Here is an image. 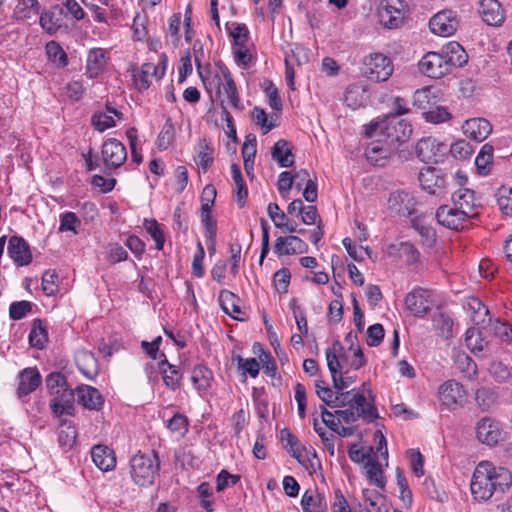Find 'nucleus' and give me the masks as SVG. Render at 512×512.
<instances>
[{"label": "nucleus", "instance_id": "nucleus-24", "mask_svg": "<svg viewBox=\"0 0 512 512\" xmlns=\"http://www.w3.org/2000/svg\"><path fill=\"white\" fill-rule=\"evenodd\" d=\"M8 254L19 266H26L32 261V254L28 243L19 236H12L8 242Z\"/></svg>", "mask_w": 512, "mask_h": 512}, {"label": "nucleus", "instance_id": "nucleus-35", "mask_svg": "<svg viewBox=\"0 0 512 512\" xmlns=\"http://www.w3.org/2000/svg\"><path fill=\"white\" fill-rule=\"evenodd\" d=\"M212 380L213 373L208 367L197 365L192 370L191 381L198 391H205L210 388Z\"/></svg>", "mask_w": 512, "mask_h": 512}, {"label": "nucleus", "instance_id": "nucleus-29", "mask_svg": "<svg viewBox=\"0 0 512 512\" xmlns=\"http://www.w3.org/2000/svg\"><path fill=\"white\" fill-rule=\"evenodd\" d=\"M41 383V376L37 369L26 368L19 374L17 394L19 397L26 396L37 389Z\"/></svg>", "mask_w": 512, "mask_h": 512}, {"label": "nucleus", "instance_id": "nucleus-44", "mask_svg": "<svg viewBox=\"0 0 512 512\" xmlns=\"http://www.w3.org/2000/svg\"><path fill=\"white\" fill-rule=\"evenodd\" d=\"M226 29L229 36L233 39V46L244 45L249 40V30L243 23H226Z\"/></svg>", "mask_w": 512, "mask_h": 512}, {"label": "nucleus", "instance_id": "nucleus-13", "mask_svg": "<svg viewBox=\"0 0 512 512\" xmlns=\"http://www.w3.org/2000/svg\"><path fill=\"white\" fill-rule=\"evenodd\" d=\"M423 190L431 195H441L446 192L447 181L441 170L433 167L422 169L418 176Z\"/></svg>", "mask_w": 512, "mask_h": 512}, {"label": "nucleus", "instance_id": "nucleus-30", "mask_svg": "<svg viewBox=\"0 0 512 512\" xmlns=\"http://www.w3.org/2000/svg\"><path fill=\"white\" fill-rule=\"evenodd\" d=\"M159 371L163 376L164 385L171 390H177L180 387L181 374L175 365L168 362L166 355L160 353Z\"/></svg>", "mask_w": 512, "mask_h": 512}, {"label": "nucleus", "instance_id": "nucleus-36", "mask_svg": "<svg viewBox=\"0 0 512 512\" xmlns=\"http://www.w3.org/2000/svg\"><path fill=\"white\" fill-rule=\"evenodd\" d=\"M29 343L32 347L43 349L48 342V333L41 319H34L29 333Z\"/></svg>", "mask_w": 512, "mask_h": 512}, {"label": "nucleus", "instance_id": "nucleus-19", "mask_svg": "<svg viewBox=\"0 0 512 512\" xmlns=\"http://www.w3.org/2000/svg\"><path fill=\"white\" fill-rule=\"evenodd\" d=\"M416 200L406 191H394L388 198V209L400 216H410L415 211Z\"/></svg>", "mask_w": 512, "mask_h": 512}, {"label": "nucleus", "instance_id": "nucleus-21", "mask_svg": "<svg viewBox=\"0 0 512 512\" xmlns=\"http://www.w3.org/2000/svg\"><path fill=\"white\" fill-rule=\"evenodd\" d=\"M478 11L489 26L499 27L505 21V12L498 0H480Z\"/></svg>", "mask_w": 512, "mask_h": 512}, {"label": "nucleus", "instance_id": "nucleus-10", "mask_svg": "<svg viewBox=\"0 0 512 512\" xmlns=\"http://www.w3.org/2000/svg\"><path fill=\"white\" fill-rule=\"evenodd\" d=\"M419 70L427 77L439 79L452 71L441 52H428L419 62Z\"/></svg>", "mask_w": 512, "mask_h": 512}, {"label": "nucleus", "instance_id": "nucleus-16", "mask_svg": "<svg viewBox=\"0 0 512 512\" xmlns=\"http://www.w3.org/2000/svg\"><path fill=\"white\" fill-rule=\"evenodd\" d=\"M459 25L457 15L451 10H443L435 14L429 21V27L433 34L449 37L455 33Z\"/></svg>", "mask_w": 512, "mask_h": 512}, {"label": "nucleus", "instance_id": "nucleus-54", "mask_svg": "<svg viewBox=\"0 0 512 512\" xmlns=\"http://www.w3.org/2000/svg\"><path fill=\"white\" fill-rule=\"evenodd\" d=\"M81 225V220L74 212H65L60 216V232H73V234H78V228Z\"/></svg>", "mask_w": 512, "mask_h": 512}, {"label": "nucleus", "instance_id": "nucleus-63", "mask_svg": "<svg viewBox=\"0 0 512 512\" xmlns=\"http://www.w3.org/2000/svg\"><path fill=\"white\" fill-rule=\"evenodd\" d=\"M205 257V250L200 241L197 243V251L193 257L192 261V274L197 277L201 278L204 275V268H203V260Z\"/></svg>", "mask_w": 512, "mask_h": 512}, {"label": "nucleus", "instance_id": "nucleus-8", "mask_svg": "<svg viewBox=\"0 0 512 512\" xmlns=\"http://www.w3.org/2000/svg\"><path fill=\"white\" fill-rule=\"evenodd\" d=\"M380 23L389 29L398 28L405 18V4L403 0H382L378 8Z\"/></svg>", "mask_w": 512, "mask_h": 512}, {"label": "nucleus", "instance_id": "nucleus-59", "mask_svg": "<svg viewBox=\"0 0 512 512\" xmlns=\"http://www.w3.org/2000/svg\"><path fill=\"white\" fill-rule=\"evenodd\" d=\"M433 325L435 329L440 331L442 336L449 337L451 335L453 321L448 315L442 312L435 314L433 317Z\"/></svg>", "mask_w": 512, "mask_h": 512}, {"label": "nucleus", "instance_id": "nucleus-38", "mask_svg": "<svg viewBox=\"0 0 512 512\" xmlns=\"http://www.w3.org/2000/svg\"><path fill=\"white\" fill-rule=\"evenodd\" d=\"M364 470L366 477L370 481V483L376 485L380 489H384L385 487V479L383 476V470L381 468V465L376 460L375 457L372 459H369L364 464Z\"/></svg>", "mask_w": 512, "mask_h": 512}, {"label": "nucleus", "instance_id": "nucleus-17", "mask_svg": "<svg viewBox=\"0 0 512 512\" xmlns=\"http://www.w3.org/2000/svg\"><path fill=\"white\" fill-rule=\"evenodd\" d=\"M477 439L488 446H495L503 440L500 423L490 417L480 419L476 425Z\"/></svg>", "mask_w": 512, "mask_h": 512}, {"label": "nucleus", "instance_id": "nucleus-55", "mask_svg": "<svg viewBox=\"0 0 512 512\" xmlns=\"http://www.w3.org/2000/svg\"><path fill=\"white\" fill-rule=\"evenodd\" d=\"M39 16V23L41 27L49 34H54L60 28V20L55 18L54 12L52 11H41Z\"/></svg>", "mask_w": 512, "mask_h": 512}, {"label": "nucleus", "instance_id": "nucleus-3", "mask_svg": "<svg viewBox=\"0 0 512 512\" xmlns=\"http://www.w3.org/2000/svg\"><path fill=\"white\" fill-rule=\"evenodd\" d=\"M46 386L53 398L50 401L52 411L57 416L72 415L74 403V391L68 386L66 377L58 372L46 377Z\"/></svg>", "mask_w": 512, "mask_h": 512}, {"label": "nucleus", "instance_id": "nucleus-15", "mask_svg": "<svg viewBox=\"0 0 512 512\" xmlns=\"http://www.w3.org/2000/svg\"><path fill=\"white\" fill-rule=\"evenodd\" d=\"M465 213L460 211L453 203L452 206L442 205L436 211V219L439 224L449 229L460 230L467 227L470 220Z\"/></svg>", "mask_w": 512, "mask_h": 512}, {"label": "nucleus", "instance_id": "nucleus-1", "mask_svg": "<svg viewBox=\"0 0 512 512\" xmlns=\"http://www.w3.org/2000/svg\"><path fill=\"white\" fill-rule=\"evenodd\" d=\"M511 484L512 475L508 469L495 466L490 461H481L474 469L470 490L476 501L485 502L494 493H504Z\"/></svg>", "mask_w": 512, "mask_h": 512}, {"label": "nucleus", "instance_id": "nucleus-31", "mask_svg": "<svg viewBox=\"0 0 512 512\" xmlns=\"http://www.w3.org/2000/svg\"><path fill=\"white\" fill-rule=\"evenodd\" d=\"M440 52L452 69L455 67H462L468 61L466 51L458 42L455 41L449 42L443 46Z\"/></svg>", "mask_w": 512, "mask_h": 512}, {"label": "nucleus", "instance_id": "nucleus-18", "mask_svg": "<svg viewBox=\"0 0 512 512\" xmlns=\"http://www.w3.org/2000/svg\"><path fill=\"white\" fill-rule=\"evenodd\" d=\"M452 203L466 212V216L470 219L478 216L477 209L480 207V200L476 197L475 192L469 188H459L452 194Z\"/></svg>", "mask_w": 512, "mask_h": 512}, {"label": "nucleus", "instance_id": "nucleus-61", "mask_svg": "<svg viewBox=\"0 0 512 512\" xmlns=\"http://www.w3.org/2000/svg\"><path fill=\"white\" fill-rule=\"evenodd\" d=\"M373 448L369 447L367 451H364L362 447H359L357 444H352L348 449V455L349 458L354 463H362L365 461V463L372 459L374 456L372 455Z\"/></svg>", "mask_w": 512, "mask_h": 512}, {"label": "nucleus", "instance_id": "nucleus-50", "mask_svg": "<svg viewBox=\"0 0 512 512\" xmlns=\"http://www.w3.org/2000/svg\"><path fill=\"white\" fill-rule=\"evenodd\" d=\"M448 152L453 158L458 160H465L473 153V147L466 140L460 139L448 145Z\"/></svg>", "mask_w": 512, "mask_h": 512}, {"label": "nucleus", "instance_id": "nucleus-5", "mask_svg": "<svg viewBox=\"0 0 512 512\" xmlns=\"http://www.w3.org/2000/svg\"><path fill=\"white\" fill-rule=\"evenodd\" d=\"M412 130H364L366 145L398 150L411 137Z\"/></svg>", "mask_w": 512, "mask_h": 512}, {"label": "nucleus", "instance_id": "nucleus-39", "mask_svg": "<svg viewBox=\"0 0 512 512\" xmlns=\"http://www.w3.org/2000/svg\"><path fill=\"white\" fill-rule=\"evenodd\" d=\"M272 157L281 167H290L294 162V157L285 140H279L274 144Z\"/></svg>", "mask_w": 512, "mask_h": 512}, {"label": "nucleus", "instance_id": "nucleus-40", "mask_svg": "<svg viewBox=\"0 0 512 512\" xmlns=\"http://www.w3.org/2000/svg\"><path fill=\"white\" fill-rule=\"evenodd\" d=\"M394 151L392 148H378L376 146L366 145L365 148V156L366 159L372 164L376 166H384L386 161L390 158Z\"/></svg>", "mask_w": 512, "mask_h": 512}, {"label": "nucleus", "instance_id": "nucleus-51", "mask_svg": "<svg viewBox=\"0 0 512 512\" xmlns=\"http://www.w3.org/2000/svg\"><path fill=\"white\" fill-rule=\"evenodd\" d=\"M497 203L503 214L512 216V188L501 186L496 193Z\"/></svg>", "mask_w": 512, "mask_h": 512}, {"label": "nucleus", "instance_id": "nucleus-12", "mask_svg": "<svg viewBox=\"0 0 512 512\" xmlns=\"http://www.w3.org/2000/svg\"><path fill=\"white\" fill-rule=\"evenodd\" d=\"M127 159L125 146L118 140H106L101 149V161L108 170H114L124 164Z\"/></svg>", "mask_w": 512, "mask_h": 512}, {"label": "nucleus", "instance_id": "nucleus-25", "mask_svg": "<svg viewBox=\"0 0 512 512\" xmlns=\"http://www.w3.org/2000/svg\"><path fill=\"white\" fill-rule=\"evenodd\" d=\"M78 403L89 410H100L104 400L98 389L89 385H80L76 388Z\"/></svg>", "mask_w": 512, "mask_h": 512}, {"label": "nucleus", "instance_id": "nucleus-33", "mask_svg": "<svg viewBox=\"0 0 512 512\" xmlns=\"http://www.w3.org/2000/svg\"><path fill=\"white\" fill-rule=\"evenodd\" d=\"M123 114L114 108L107 107L105 111L95 112L92 116L94 128H113L121 124Z\"/></svg>", "mask_w": 512, "mask_h": 512}, {"label": "nucleus", "instance_id": "nucleus-52", "mask_svg": "<svg viewBox=\"0 0 512 512\" xmlns=\"http://www.w3.org/2000/svg\"><path fill=\"white\" fill-rule=\"evenodd\" d=\"M144 227L146 231L150 234L153 240L156 243V248L158 250H162L164 247L165 237L164 233L160 227V224L155 219H145Z\"/></svg>", "mask_w": 512, "mask_h": 512}, {"label": "nucleus", "instance_id": "nucleus-34", "mask_svg": "<svg viewBox=\"0 0 512 512\" xmlns=\"http://www.w3.org/2000/svg\"><path fill=\"white\" fill-rule=\"evenodd\" d=\"M219 304L223 311L233 317L234 319L239 320V314L242 313L239 306V298L229 290H222L219 294Z\"/></svg>", "mask_w": 512, "mask_h": 512}, {"label": "nucleus", "instance_id": "nucleus-60", "mask_svg": "<svg viewBox=\"0 0 512 512\" xmlns=\"http://www.w3.org/2000/svg\"><path fill=\"white\" fill-rule=\"evenodd\" d=\"M233 359L244 374H249L253 378L259 374V362L255 358L243 359L240 355H236Z\"/></svg>", "mask_w": 512, "mask_h": 512}, {"label": "nucleus", "instance_id": "nucleus-43", "mask_svg": "<svg viewBox=\"0 0 512 512\" xmlns=\"http://www.w3.org/2000/svg\"><path fill=\"white\" fill-rule=\"evenodd\" d=\"M493 160V147L489 144L482 146L475 159V166L480 175H487Z\"/></svg>", "mask_w": 512, "mask_h": 512}, {"label": "nucleus", "instance_id": "nucleus-45", "mask_svg": "<svg viewBox=\"0 0 512 512\" xmlns=\"http://www.w3.org/2000/svg\"><path fill=\"white\" fill-rule=\"evenodd\" d=\"M365 102V90L358 85L349 86L344 93V104L352 109H357Z\"/></svg>", "mask_w": 512, "mask_h": 512}, {"label": "nucleus", "instance_id": "nucleus-37", "mask_svg": "<svg viewBox=\"0 0 512 512\" xmlns=\"http://www.w3.org/2000/svg\"><path fill=\"white\" fill-rule=\"evenodd\" d=\"M343 347L341 343L336 340L333 342L332 346L326 350V361L328 369L331 373L332 378H335V375L342 369V364L340 362V357L342 356Z\"/></svg>", "mask_w": 512, "mask_h": 512}, {"label": "nucleus", "instance_id": "nucleus-9", "mask_svg": "<svg viewBox=\"0 0 512 512\" xmlns=\"http://www.w3.org/2000/svg\"><path fill=\"white\" fill-rule=\"evenodd\" d=\"M448 152V144L433 137H424L416 144V155L425 163H437Z\"/></svg>", "mask_w": 512, "mask_h": 512}, {"label": "nucleus", "instance_id": "nucleus-49", "mask_svg": "<svg viewBox=\"0 0 512 512\" xmlns=\"http://www.w3.org/2000/svg\"><path fill=\"white\" fill-rule=\"evenodd\" d=\"M336 416H339L343 419L346 423H352L357 421L359 418H365L369 421H373L378 417L377 409L375 408V411L372 412V415L369 414H362V411L360 409H356L355 407H349L345 410H337L335 411Z\"/></svg>", "mask_w": 512, "mask_h": 512}, {"label": "nucleus", "instance_id": "nucleus-20", "mask_svg": "<svg viewBox=\"0 0 512 512\" xmlns=\"http://www.w3.org/2000/svg\"><path fill=\"white\" fill-rule=\"evenodd\" d=\"M465 395L466 393L463 386L455 380H448L444 382L439 387L438 391L441 404L448 409H454Z\"/></svg>", "mask_w": 512, "mask_h": 512}, {"label": "nucleus", "instance_id": "nucleus-23", "mask_svg": "<svg viewBox=\"0 0 512 512\" xmlns=\"http://www.w3.org/2000/svg\"><path fill=\"white\" fill-rule=\"evenodd\" d=\"M308 251V245L298 236H280L275 240L274 252L278 256L303 254Z\"/></svg>", "mask_w": 512, "mask_h": 512}, {"label": "nucleus", "instance_id": "nucleus-56", "mask_svg": "<svg viewBox=\"0 0 512 512\" xmlns=\"http://www.w3.org/2000/svg\"><path fill=\"white\" fill-rule=\"evenodd\" d=\"M466 346L473 352H480L484 349L485 342L476 328H469L465 337Z\"/></svg>", "mask_w": 512, "mask_h": 512}, {"label": "nucleus", "instance_id": "nucleus-64", "mask_svg": "<svg viewBox=\"0 0 512 512\" xmlns=\"http://www.w3.org/2000/svg\"><path fill=\"white\" fill-rule=\"evenodd\" d=\"M32 309V304L29 301L13 302L9 307V316L13 320L22 319Z\"/></svg>", "mask_w": 512, "mask_h": 512}, {"label": "nucleus", "instance_id": "nucleus-58", "mask_svg": "<svg viewBox=\"0 0 512 512\" xmlns=\"http://www.w3.org/2000/svg\"><path fill=\"white\" fill-rule=\"evenodd\" d=\"M428 123L437 125L445 123L451 118V114L443 107H436L428 112L421 113Z\"/></svg>", "mask_w": 512, "mask_h": 512}, {"label": "nucleus", "instance_id": "nucleus-47", "mask_svg": "<svg viewBox=\"0 0 512 512\" xmlns=\"http://www.w3.org/2000/svg\"><path fill=\"white\" fill-rule=\"evenodd\" d=\"M301 506L304 512H326V504H322V497L306 491L301 499Z\"/></svg>", "mask_w": 512, "mask_h": 512}, {"label": "nucleus", "instance_id": "nucleus-32", "mask_svg": "<svg viewBox=\"0 0 512 512\" xmlns=\"http://www.w3.org/2000/svg\"><path fill=\"white\" fill-rule=\"evenodd\" d=\"M106 65V52L102 48H93L89 51L86 61V74L90 78L98 77Z\"/></svg>", "mask_w": 512, "mask_h": 512}, {"label": "nucleus", "instance_id": "nucleus-41", "mask_svg": "<svg viewBox=\"0 0 512 512\" xmlns=\"http://www.w3.org/2000/svg\"><path fill=\"white\" fill-rule=\"evenodd\" d=\"M208 121L213 122L217 128H235L232 115L223 105L208 113Z\"/></svg>", "mask_w": 512, "mask_h": 512}, {"label": "nucleus", "instance_id": "nucleus-2", "mask_svg": "<svg viewBox=\"0 0 512 512\" xmlns=\"http://www.w3.org/2000/svg\"><path fill=\"white\" fill-rule=\"evenodd\" d=\"M203 84L210 94V97H216L221 105L229 104L235 108L240 107V99L232 75L228 68L221 64H216L215 68L207 75L199 72Z\"/></svg>", "mask_w": 512, "mask_h": 512}, {"label": "nucleus", "instance_id": "nucleus-7", "mask_svg": "<svg viewBox=\"0 0 512 512\" xmlns=\"http://www.w3.org/2000/svg\"><path fill=\"white\" fill-rule=\"evenodd\" d=\"M363 72L372 81L384 82L392 75L393 65L387 56L375 53L366 58Z\"/></svg>", "mask_w": 512, "mask_h": 512}, {"label": "nucleus", "instance_id": "nucleus-22", "mask_svg": "<svg viewBox=\"0 0 512 512\" xmlns=\"http://www.w3.org/2000/svg\"><path fill=\"white\" fill-rule=\"evenodd\" d=\"M429 298L428 290L416 288L406 296L405 305L414 316L421 317L430 310L431 301Z\"/></svg>", "mask_w": 512, "mask_h": 512}, {"label": "nucleus", "instance_id": "nucleus-6", "mask_svg": "<svg viewBox=\"0 0 512 512\" xmlns=\"http://www.w3.org/2000/svg\"><path fill=\"white\" fill-rule=\"evenodd\" d=\"M264 85V92L270 107L273 109V113L267 115L263 109L256 107L252 111V117L261 128H274L278 126L277 120L278 114L282 110V101L277 88L272 82L266 81Z\"/></svg>", "mask_w": 512, "mask_h": 512}, {"label": "nucleus", "instance_id": "nucleus-62", "mask_svg": "<svg viewBox=\"0 0 512 512\" xmlns=\"http://www.w3.org/2000/svg\"><path fill=\"white\" fill-rule=\"evenodd\" d=\"M58 279V275L53 270H47L42 276V289L44 293L48 296L55 295L58 291V286L56 281Z\"/></svg>", "mask_w": 512, "mask_h": 512}, {"label": "nucleus", "instance_id": "nucleus-14", "mask_svg": "<svg viewBox=\"0 0 512 512\" xmlns=\"http://www.w3.org/2000/svg\"><path fill=\"white\" fill-rule=\"evenodd\" d=\"M355 407L356 409H360L362 414L372 415V412L375 411V406L372 402L368 401L363 393L352 389L347 392L338 391L337 395L334 397L333 406L332 407Z\"/></svg>", "mask_w": 512, "mask_h": 512}, {"label": "nucleus", "instance_id": "nucleus-48", "mask_svg": "<svg viewBox=\"0 0 512 512\" xmlns=\"http://www.w3.org/2000/svg\"><path fill=\"white\" fill-rule=\"evenodd\" d=\"M281 440L291 456L301 462L302 452L298 439L285 428L281 430Z\"/></svg>", "mask_w": 512, "mask_h": 512}, {"label": "nucleus", "instance_id": "nucleus-26", "mask_svg": "<svg viewBox=\"0 0 512 512\" xmlns=\"http://www.w3.org/2000/svg\"><path fill=\"white\" fill-rule=\"evenodd\" d=\"M38 0H14L11 17L16 21H27L40 14Z\"/></svg>", "mask_w": 512, "mask_h": 512}, {"label": "nucleus", "instance_id": "nucleus-53", "mask_svg": "<svg viewBox=\"0 0 512 512\" xmlns=\"http://www.w3.org/2000/svg\"><path fill=\"white\" fill-rule=\"evenodd\" d=\"M47 55L51 61L56 63L59 67H65L68 64V58L62 47L51 41L46 46Z\"/></svg>", "mask_w": 512, "mask_h": 512}, {"label": "nucleus", "instance_id": "nucleus-42", "mask_svg": "<svg viewBox=\"0 0 512 512\" xmlns=\"http://www.w3.org/2000/svg\"><path fill=\"white\" fill-rule=\"evenodd\" d=\"M213 147L206 139L199 141L196 147V162L197 164L206 171L213 163Z\"/></svg>", "mask_w": 512, "mask_h": 512}, {"label": "nucleus", "instance_id": "nucleus-46", "mask_svg": "<svg viewBox=\"0 0 512 512\" xmlns=\"http://www.w3.org/2000/svg\"><path fill=\"white\" fill-rule=\"evenodd\" d=\"M77 433L73 426L62 422L58 431V443L65 450H70L76 443Z\"/></svg>", "mask_w": 512, "mask_h": 512}, {"label": "nucleus", "instance_id": "nucleus-28", "mask_svg": "<svg viewBox=\"0 0 512 512\" xmlns=\"http://www.w3.org/2000/svg\"><path fill=\"white\" fill-rule=\"evenodd\" d=\"M94 464L102 471H110L116 466V456L113 449L106 445H94L91 449Z\"/></svg>", "mask_w": 512, "mask_h": 512}, {"label": "nucleus", "instance_id": "nucleus-57", "mask_svg": "<svg viewBox=\"0 0 512 512\" xmlns=\"http://www.w3.org/2000/svg\"><path fill=\"white\" fill-rule=\"evenodd\" d=\"M197 493H198V496L201 500V506L207 511V512H213L214 511V506H213V501H212V495H213V490H212V487L210 485V483L208 482H202L198 487H197Z\"/></svg>", "mask_w": 512, "mask_h": 512}, {"label": "nucleus", "instance_id": "nucleus-11", "mask_svg": "<svg viewBox=\"0 0 512 512\" xmlns=\"http://www.w3.org/2000/svg\"><path fill=\"white\" fill-rule=\"evenodd\" d=\"M408 112L409 110L403 104V100L396 98L394 112L376 117L368 125H365L364 128H395L397 125L411 127L412 122L408 118L400 119V116Z\"/></svg>", "mask_w": 512, "mask_h": 512}, {"label": "nucleus", "instance_id": "nucleus-4", "mask_svg": "<svg viewBox=\"0 0 512 512\" xmlns=\"http://www.w3.org/2000/svg\"><path fill=\"white\" fill-rule=\"evenodd\" d=\"M160 468L158 454L138 452L129 461V474L134 484L140 487L151 486Z\"/></svg>", "mask_w": 512, "mask_h": 512}, {"label": "nucleus", "instance_id": "nucleus-27", "mask_svg": "<svg viewBox=\"0 0 512 512\" xmlns=\"http://www.w3.org/2000/svg\"><path fill=\"white\" fill-rule=\"evenodd\" d=\"M75 363L83 376L94 379L99 373V364L94 354L87 350H77Z\"/></svg>", "mask_w": 512, "mask_h": 512}]
</instances>
